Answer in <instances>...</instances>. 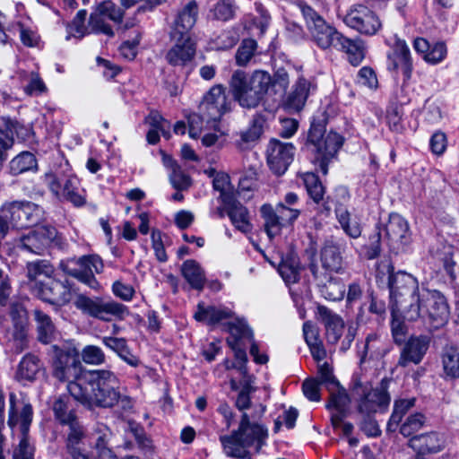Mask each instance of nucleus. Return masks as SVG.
Instances as JSON below:
<instances>
[{
    "mask_svg": "<svg viewBox=\"0 0 459 459\" xmlns=\"http://www.w3.org/2000/svg\"><path fill=\"white\" fill-rule=\"evenodd\" d=\"M72 385L74 398L87 408L115 406L119 397V379L117 375L106 369L91 370Z\"/></svg>",
    "mask_w": 459,
    "mask_h": 459,
    "instance_id": "f257e3e1",
    "label": "nucleus"
},
{
    "mask_svg": "<svg viewBox=\"0 0 459 459\" xmlns=\"http://www.w3.org/2000/svg\"><path fill=\"white\" fill-rule=\"evenodd\" d=\"M273 83L268 72L255 70L247 74L236 70L230 80V89L233 98L245 108H255L264 99Z\"/></svg>",
    "mask_w": 459,
    "mask_h": 459,
    "instance_id": "f03ea898",
    "label": "nucleus"
},
{
    "mask_svg": "<svg viewBox=\"0 0 459 459\" xmlns=\"http://www.w3.org/2000/svg\"><path fill=\"white\" fill-rule=\"evenodd\" d=\"M267 436V429L263 425L251 423L249 416L244 412L238 429L233 431L230 436L221 437L220 440L224 453L228 456L250 459V455L247 448L254 446L255 452L258 453L265 444Z\"/></svg>",
    "mask_w": 459,
    "mask_h": 459,
    "instance_id": "7ed1b4c3",
    "label": "nucleus"
},
{
    "mask_svg": "<svg viewBox=\"0 0 459 459\" xmlns=\"http://www.w3.org/2000/svg\"><path fill=\"white\" fill-rule=\"evenodd\" d=\"M389 291L392 308L401 311L409 321L418 320L419 302L422 294L418 280L410 273L399 271L390 279Z\"/></svg>",
    "mask_w": 459,
    "mask_h": 459,
    "instance_id": "20e7f679",
    "label": "nucleus"
},
{
    "mask_svg": "<svg viewBox=\"0 0 459 459\" xmlns=\"http://www.w3.org/2000/svg\"><path fill=\"white\" fill-rule=\"evenodd\" d=\"M390 382L389 378L385 377L379 386L373 388L369 382H363L360 377H354L351 393L359 412L368 416L378 410L385 409L391 400L387 392Z\"/></svg>",
    "mask_w": 459,
    "mask_h": 459,
    "instance_id": "39448f33",
    "label": "nucleus"
},
{
    "mask_svg": "<svg viewBox=\"0 0 459 459\" xmlns=\"http://www.w3.org/2000/svg\"><path fill=\"white\" fill-rule=\"evenodd\" d=\"M33 411L30 403L16 404L15 396L10 395L8 426L13 430L19 426L21 439L14 449L13 459H34L35 446L30 442L29 429L32 421Z\"/></svg>",
    "mask_w": 459,
    "mask_h": 459,
    "instance_id": "423d86ee",
    "label": "nucleus"
},
{
    "mask_svg": "<svg viewBox=\"0 0 459 459\" xmlns=\"http://www.w3.org/2000/svg\"><path fill=\"white\" fill-rule=\"evenodd\" d=\"M51 351L53 377L60 382H67V390L74 397L72 385H77L80 383L79 380L86 373H91V370L83 369L76 355L69 350H63L54 345L51 347Z\"/></svg>",
    "mask_w": 459,
    "mask_h": 459,
    "instance_id": "0eeeda50",
    "label": "nucleus"
},
{
    "mask_svg": "<svg viewBox=\"0 0 459 459\" xmlns=\"http://www.w3.org/2000/svg\"><path fill=\"white\" fill-rule=\"evenodd\" d=\"M312 41L321 49L331 48L337 50L343 35L328 24L322 16L307 4H299Z\"/></svg>",
    "mask_w": 459,
    "mask_h": 459,
    "instance_id": "6e6552de",
    "label": "nucleus"
},
{
    "mask_svg": "<svg viewBox=\"0 0 459 459\" xmlns=\"http://www.w3.org/2000/svg\"><path fill=\"white\" fill-rule=\"evenodd\" d=\"M419 307L418 319H422L431 328L438 329L444 326L449 319V305L444 294L439 290L422 288Z\"/></svg>",
    "mask_w": 459,
    "mask_h": 459,
    "instance_id": "1a4fd4ad",
    "label": "nucleus"
},
{
    "mask_svg": "<svg viewBox=\"0 0 459 459\" xmlns=\"http://www.w3.org/2000/svg\"><path fill=\"white\" fill-rule=\"evenodd\" d=\"M74 306L83 314L106 322L112 319L123 320L129 315L126 306L121 303L114 300L106 301L97 297L90 298L82 294L76 297Z\"/></svg>",
    "mask_w": 459,
    "mask_h": 459,
    "instance_id": "9d476101",
    "label": "nucleus"
},
{
    "mask_svg": "<svg viewBox=\"0 0 459 459\" xmlns=\"http://www.w3.org/2000/svg\"><path fill=\"white\" fill-rule=\"evenodd\" d=\"M59 268L65 273L77 279L90 288L96 290L100 287V284L94 274L100 273L104 269V264L99 255H88L79 258H70L61 261Z\"/></svg>",
    "mask_w": 459,
    "mask_h": 459,
    "instance_id": "9b49d317",
    "label": "nucleus"
},
{
    "mask_svg": "<svg viewBox=\"0 0 459 459\" xmlns=\"http://www.w3.org/2000/svg\"><path fill=\"white\" fill-rule=\"evenodd\" d=\"M1 212L9 219L11 226L17 230L37 225L44 216L39 205L26 200L6 202L2 205Z\"/></svg>",
    "mask_w": 459,
    "mask_h": 459,
    "instance_id": "f8f14e48",
    "label": "nucleus"
},
{
    "mask_svg": "<svg viewBox=\"0 0 459 459\" xmlns=\"http://www.w3.org/2000/svg\"><path fill=\"white\" fill-rule=\"evenodd\" d=\"M343 22L365 36H374L382 29V22L378 15L364 4L352 5L347 11Z\"/></svg>",
    "mask_w": 459,
    "mask_h": 459,
    "instance_id": "ddd939ff",
    "label": "nucleus"
},
{
    "mask_svg": "<svg viewBox=\"0 0 459 459\" xmlns=\"http://www.w3.org/2000/svg\"><path fill=\"white\" fill-rule=\"evenodd\" d=\"M233 101L229 99L226 88L221 84L212 86L204 96L198 109L204 117L219 120L231 110Z\"/></svg>",
    "mask_w": 459,
    "mask_h": 459,
    "instance_id": "4468645a",
    "label": "nucleus"
},
{
    "mask_svg": "<svg viewBox=\"0 0 459 459\" xmlns=\"http://www.w3.org/2000/svg\"><path fill=\"white\" fill-rule=\"evenodd\" d=\"M57 231L55 227L42 225L22 236L17 240V247L35 255H43L56 239Z\"/></svg>",
    "mask_w": 459,
    "mask_h": 459,
    "instance_id": "2eb2a0df",
    "label": "nucleus"
},
{
    "mask_svg": "<svg viewBox=\"0 0 459 459\" xmlns=\"http://www.w3.org/2000/svg\"><path fill=\"white\" fill-rule=\"evenodd\" d=\"M171 48L165 56L167 62L172 66H185L190 63L195 55V46L190 36L181 32H170Z\"/></svg>",
    "mask_w": 459,
    "mask_h": 459,
    "instance_id": "dca6fc26",
    "label": "nucleus"
},
{
    "mask_svg": "<svg viewBox=\"0 0 459 459\" xmlns=\"http://www.w3.org/2000/svg\"><path fill=\"white\" fill-rule=\"evenodd\" d=\"M387 245L393 252L406 251L411 243V233L407 221L398 213H392L385 226Z\"/></svg>",
    "mask_w": 459,
    "mask_h": 459,
    "instance_id": "f3484780",
    "label": "nucleus"
},
{
    "mask_svg": "<svg viewBox=\"0 0 459 459\" xmlns=\"http://www.w3.org/2000/svg\"><path fill=\"white\" fill-rule=\"evenodd\" d=\"M357 347L361 364L368 361H380L393 349L386 336L378 333H368L363 342L357 344Z\"/></svg>",
    "mask_w": 459,
    "mask_h": 459,
    "instance_id": "a211bd4d",
    "label": "nucleus"
},
{
    "mask_svg": "<svg viewBox=\"0 0 459 459\" xmlns=\"http://www.w3.org/2000/svg\"><path fill=\"white\" fill-rule=\"evenodd\" d=\"M296 148L291 143L272 139L267 147V163L276 175L286 172L293 161Z\"/></svg>",
    "mask_w": 459,
    "mask_h": 459,
    "instance_id": "6ab92c4d",
    "label": "nucleus"
},
{
    "mask_svg": "<svg viewBox=\"0 0 459 459\" xmlns=\"http://www.w3.org/2000/svg\"><path fill=\"white\" fill-rule=\"evenodd\" d=\"M430 344L428 335H413L404 342L401 350L397 366L406 368L411 364H420L426 355Z\"/></svg>",
    "mask_w": 459,
    "mask_h": 459,
    "instance_id": "aec40b11",
    "label": "nucleus"
},
{
    "mask_svg": "<svg viewBox=\"0 0 459 459\" xmlns=\"http://www.w3.org/2000/svg\"><path fill=\"white\" fill-rule=\"evenodd\" d=\"M39 299L49 304L62 307L70 302L72 293L69 286L53 276L34 293Z\"/></svg>",
    "mask_w": 459,
    "mask_h": 459,
    "instance_id": "412c9836",
    "label": "nucleus"
},
{
    "mask_svg": "<svg viewBox=\"0 0 459 459\" xmlns=\"http://www.w3.org/2000/svg\"><path fill=\"white\" fill-rule=\"evenodd\" d=\"M387 68L391 71L401 69L406 80L411 78L412 61L410 48L404 40H395L392 52L387 55Z\"/></svg>",
    "mask_w": 459,
    "mask_h": 459,
    "instance_id": "4be33fe9",
    "label": "nucleus"
},
{
    "mask_svg": "<svg viewBox=\"0 0 459 459\" xmlns=\"http://www.w3.org/2000/svg\"><path fill=\"white\" fill-rule=\"evenodd\" d=\"M55 267L48 260L39 259L27 263L26 276L32 293L55 276Z\"/></svg>",
    "mask_w": 459,
    "mask_h": 459,
    "instance_id": "5701e85b",
    "label": "nucleus"
},
{
    "mask_svg": "<svg viewBox=\"0 0 459 459\" xmlns=\"http://www.w3.org/2000/svg\"><path fill=\"white\" fill-rule=\"evenodd\" d=\"M318 320L325 325L328 343L336 344L344 332L342 318L325 306L317 307Z\"/></svg>",
    "mask_w": 459,
    "mask_h": 459,
    "instance_id": "b1692460",
    "label": "nucleus"
},
{
    "mask_svg": "<svg viewBox=\"0 0 459 459\" xmlns=\"http://www.w3.org/2000/svg\"><path fill=\"white\" fill-rule=\"evenodd\" d=\"M446 444L445 436L437 432L417 435L409 440V446L420 455L438 453L445 448Z\"/></svg>",
    "mask_w": 459,
    "mask_h": 459,
    "instance_id": "393cba45",
    "label": "nucleus"
},
{
    "mask_svg": "<svg viewBox=\"0 0 459 459\" xmlns=\"http://www.w3.org/2000/svg\"><path fill=\"white\" fill-rule=\"evenodd\" d=\"M413 48L427 63L431 65L442 62L447 54L446 45L443 41L430 44L423 38H417L413 41Z\"/></svg>",
    "mask_w": 459,
    "mask_h": 459,
    "instance_id": "a878e982",
    "label": "nucleus"
},
{
    "mask_svg": "<svg viewBox=\"0 0 459 459\" xmlns=\"http://www.w3.org/2000/svg\"><path fill=\"white\" fill-rule=\"evenodd\" d=\"M198 15V4L195 1L188 2L178 13L170 32H181L190 36V30L195 24Z\"/></svg>",
    "mask_w": 459,
    "mask_h": 459,
    "instance_id": "bb28decb",
    "label": "nucleus"
},
{
    "mask_svg": "<svg viewBox=\"0 0 459 459\" xmlns=\"http://www.w3.org/2000/svg\"><path fill=\"white\" fill-rule=\"evenodd\" d=\"M225 210L232 224L237 230L243 233L251 230L248 212L237 199L236 196L230 199V202H223Z\"/></svg>",
    "mask_w": 459,
    "mask_h": 459,
    "instance_id": "cd10ccee",
    "label": "nucleus"
},
{
    "mask_svg": "<svg viewBox=\"0 0 459 459\" xmlns=\"http://www.w3.org/2000/svg\"><path fill=\"white\" fill-rule=\"evenodd\" d=\"M325 149L321 152H316L317 154L316 160L319 163L320 170L324 174L328 172V162L332 158L335 156L339 149L343 143V138L335 132H330L325 140Z\"/></svg>",
    "mask_w": 459,
    "mask_h": 459,
    "instance_id": "c85d7f7f",
    "label": "nucleus"
},
{
    "mask_svg": "<svg viewBox=\"0 0 459 459\" xmlns=\"http://www.w3.org/2000/svg\"><path fill=\"white\" fill-rule=\"evenodd\" d=\"M322 267L325 271L340 273L342 272V256L340 248L332 241H326L320 252Z\"/></svg>",
    "mask_w": 459,
    "mask_h": 459,
    "instance_id": "c756f323",
    "label": "nucleus"
},
{
    "mask_svg": "<svg viewBox=\"0 0 459 459\" xmlns=\"http://www.w3.org/2000/svg\"><path fill=\"white\" fill-rule=\"evenodd\" d=\"M233 315L234 313L225 307H204L203 304H198L195 318L208 325H215L224 319L233 317Z\"/></svg>",
    "mask_w": 459,
    "mask_h": 459,
    "instance_id": "7c9ffc66",
    "label": "nucleus"
},
{
    "mask_svg": "<svg viewBox=\"0 0 459 459\" xmlns=\"http://www.w3.org/2000/svg\"><path fill=\"white\" fill-rule=\"evenodd\" d=\"M278 272L286 283H294L299 278V260L294 253H289L281 257Z\"/></svg>",
    "mask_w": 459,
    "mask_h": 459,
    "instance_id": "2f4dec72",
    "label": "nucleus"
},
{
    "mask_svg": "<svg viewBox=\"0 0 459 459\" xmlns=\"http://www.w3.org/2000/svg\"><path fill=\"white\" fill-rule=\"evenodd\" d=\"M181 273L186 281L195 290H202L205 281L204 271L200 264L193 259L185 261L181 266Z\"/></svg>",
    "mask_w": 459,
    "mask_h": 459,
    "instance_id": "473e14b6",
    "label": "nucleus"
},
{
    "mask_svg": "<svg viewBox=\"0 0 459 459\" xmlns=\"http://www.w3.org/2000/svg\"><path fill=\"white\" fill-rule=\"evenodd\" d=\"M40 367L39 359L31 353H28L20 361L15 377L18 381H33Z\"/></svg>",
    "mask_w": 459,
    "mask_h": 459,
    "instance_id": "72a5a7b5",
    "label": "nucleus"
},
{
    "mask_svg": "<svg viewBox=\"0 0 459 459\" xmlns=\"http://www.w3.org/2000/svg\"><path fill=\"white\" fill-rule=\"evenodd\" d=\"M330 392V400L326 407L332 411V414H345L348 411L351 398L343 387L339 385L328 389Z\"/></svg>",
    "mask_w": 459,
    "mask_h": 459,
    "instance_id": "f704fd0d",
    "label": "nucleus"
},
{
    "mask_svg": "<svg viewBox=\"0 0 459 459\" xmlns=\"http://www.w3.org/2000/svg\"><path fill=\"white\" fill-rule=\"evenodd\" d=\"M260 212L264 219V227L267 236L273 238L279 235L284 224L273 207L265 204L262 205Z\"/></svg>",
    "mask_w": 459,
    "mask_h": 459,
    "instance_id": "c9c22d12",
    "label": "nucleus"
},
{
    "mask_svg": "<svg viewBox=\"0 0 459 459\" xmlns=\"http://www.w3.org/2000/svg\"><path fill=\"white\" fill-rule=\"evenodd\" d=\"M38 339L42 343H49L56 333V327L50 316L40 310L34 311Z\"/></svg>",
    "mask_w": 459,
    "mask_h": 459,
    "instance_id": "e433bc0d",
    "label": "nucleus"
},
{
    "mask_svg": "<svg viewBox=\"0 0 459 459\" xmlns=\"http://www.w3.org/2000/svg\"><path fill=\"white\" fill-rule=\"evenodd\" d=\"M342 44L337 50L344 51L348 55L349 62L354 65H359L365 57V48L361 40H352L343 36Z\"/></svg>",
    "mask_w": 459,
    "mask_h": 459,
    "instance_id": "4c0bfd02",
    "label": "nucleus"
},
{
    "mask_svg": "<svg viewBox=\"0 0 459 459\" xmlns=\"http://www.w3.org/2000/svg\"><path fill=\"white\" fill-rule=\"evenodd\" d=\"M335 214L341 228L346 235L352 238H358L361 235V226L359 222L351 218V213L344 207L335 209Z\"/></svg>",
    "mask_w": 459,
    "mask_h": 459,
    "instance_id": "58836bf2",
    "label": "nucleus"
},
{
    "mask_svg": "<svg viewBox=\"0 0 459 459\" xmlns=\"http://www.w3.org/2000/svg\"><path fill=\"white\" fill-rule=\"evenodd\" d=\"M37 168L35 156L29 152H22L9 162L10 173L17 176Z\"/></svg>",
    "mask_w": 459,
    "mask_h": 459,
    "instance_id": "ea45409f",
    "label": "nucleus"
},
{
    "mask_svg": "<svg viewBox=\"0 0 459 459\" xmlns=\"http://www.w3.org/2000/svg\"><path fill=\"white\" fill-rule=\"evenodd\" d=\"M64 196L75 206H82L85 197L80 190V181L73 175H67L63 187Z\"/></svg>",
    "mask_w": 459,
    "mask_h": 459,
    "instance_id": "a19ab883",
    "label": "nucleus"
},
{
    "mask_svg": "<svg viewBox=\"0 0 459 459\" xmlns=\"http://www.w3.org/2000/svg\"><path fill=\"white\" fill-rule=\"evenodd\" d=\"M442 363L447 377L459 378V349L446 348L442 355Z\"/></svg>",
    "mask_w": 459,
    "mask_h": 459,
    "instance_id": "79ce46f5",
    "label": "nucleus"
},
{
    "mask_svg": "<svg viewBox=\"0 0 459 459\" xmlns=\"http://www.w3.org/2000/svg\"><path fill=\"white\" fill-rule=\"evenodd\" d=\"M56 419L61 423L72 422L76 419L70 399L66 396L58 397L53 404Z\"/></svg>",
    "mask_w": 459,
    "mask_h": 459,
    "instance_id": "37998d69",
    "label": "nucleus"
},
{
    "mask_svg": "<svg viewBox=\"0 0 459 459\" xmlns=\"http://www.w3.org/2000/svg\"><path fill=\"white\" fill-rule=\"evenodd\" d=\"M310 89V82L303 77H299L295 84L294 91L289 97L290 104L296 109L301 108L309 95Z\"/></svg>",
    "mask_w": 459,
    "mask_h": 459,
    "instance_id": "c03bdc74",
    "label": "nucleus"
},
{
    "mask_svg": "<svg viewBox=\"0 0 459 459\" xmlns=\"http://www.w3.org/2000/svg\"><path fill=\"white\" fill-rule=\"evenodd\" d=\"M237 9L234 0H219L210 12L214 19L228 22L235 18Z\"/></svg>",
    "mask_w": 459,
    "mask_h": 459,
    "instance_id": "a18cd8bd",
    "label": "nucleus"
},
{
    "mask_svg": "<svg viewBox=\"0 0 459 459\" xmlns=\"http://www.w3.org/2000/svg\"><path fill=\"white\" fill-rule=\"evenodd\" d=\"M303 182L308 195L316 204H319L324 200L325 188L316 174L305 173L303 175Z\"/></svg>",
    "mask_w": 459,
    "mask_h": 459,
    "instance_id": "49530a36",
    "label": "nucleus"
},
{
    "mask_svg": "<svg viewBox=\"0 0 459 459\" xmlns=\"http://www.w3.org/2000/svg\"><path fill=\"white\" fill-rule=\"evenodd\" d=\"M257 42L253 39L242 40L236 53V62L240 66H246L257 53Z\"/></svg>",
    "mask_w": 459,
    "mask_h": 459,
    "instance_id": "de8ad7c7",
    "label": "nucleus"
},
{
    "mask_svg": "<svg viewBox=\"0 0 459 459\" xmlns=\"http://www.w3.org/2000/svg\"><path fill=\"white\" fill-rule=\"evenodd\" d=\"M325 129L322 124L313 123L307 135V145L314 152H321L325 149Z\"/></svg>",
    "mask_w": 459,
    "mask_h": 459,
    "instance_id": "09e8293b",
    "label": "nucleus"
},
{
    "mask_svg": "<svg viewBox=\"0 0 459 459\" xmlns=\"http://www.w3.org/2000/svg\"><path fill=\"white\" fill-rule=\"evenodd\" d=\"M239 369L244 375L245 379L242 383V388L237 397L235 404L239 411H244L250 407L251 400L249 394L254 391V388L251 385L252 377L247 375V368L245 367H240Z\"/></svg>",
    "mask_w": 459,
    "mask_h": 459,
    "instance_id": "8fccbe9b",
    "label": "nucleus"
},
{
    "mask_svg": "<svg viewBox=\"0 0 459 459\" xmlns=\"http://www.w3.org/2000/svg\"><path fill=\"white\" fill-rule=\"evenodd\" d=\"M265 120L262 116H255L249 127L240 134L243 143H252L256 142L264 132Z\"/></svg>",
    "mask_w": 459,
    "mask_h": 459,
    "instance_id": "3c124183",
    "label": "nucleus"
},
{
    "mask_svg": "<svg viewBox=\"0 0 459 459\" xmlns=\"http://www.w3.org/2000/svg\"><path fill=\"white\" fill-rule=\"evenodd\" d=\"M228 330L231 335L230 340H236L238 342L241 339L253 340V331L244 318H236L229 323Z\"/></svg>",
    "mask_w": 459,
    "mask_h": 459,
    "instance_id": "603ef678",
    "label": "nucleus"
},
{
    "mask_svg": "<svg viewBox=\"0 0 459 459\" xmlns=\"http://www.w3.org/2000/svg\"><path fill=\"white\" fill-rule=\"evenodd\" d=\"M169 182L177 191H185L188 189L192 184L191 178L175 162L171 165Z\"/></svg>",
    "mask_w": 459,
    "mask_h": 459,
    "instance_id": "864d4df0",
    "label": "nucleus"
},
{
    "mask_svg": "<svg viewBox=\"0 0 459 459\" xmlns=\"http://www.w3.org/2000/svg\"><path fill=\"white\" fill-rule=\"evenodd\" d=\"M94 10L116 23H120L124 17V11L111 0L100 2Z\"/></svg>",
    "mask_w": 459,
    "mask_h": 459,
    "instance_id": "5fc2aeb1",
    "label": "nucleus"
},
{
    "mask_svg": "<svg viewBox=\"0 0 459 459\" xmlns=\"http://www.w3.org/2000/svg\"><path fill=\"white\" fill-rule=\"evenodd\" d=\"M104 17L103 14L98 13L96 10L91 13L89 19L90 32L113 37L114 31L110 25L105 22Z\"/></svg>",
    "mask_w": 459,
    "mask_h": 459,
    "instance_id": "6e6d98bb",
    "label": "nucleus"
},
{
    "mask_svg": "<svg viewBox=\"0 0 459 459\" xmlns=\"http://www.w3.org/2000/svg\"><path fill=\"white\" fill-rule=\"evenodd\" d=\"M321 293L328 300H341L344 297L345 287L337 280L330 278L328 281L321 287Z\"/></svg>",
    "mask_w": 459,
    "mask_h": 459,
    "instance_id": "4d7b16f0",
    "label": "nucleus"
},
{
    "mask_svg": "<svg viewBox=\"0 0 459 459\" xmlns=\"http://www.w3.org/2000/svg\"><path fill=\"white\" fill-rule=\"evenodd\" d=\"M212 186L216 191L220 192L222 203L230 202V198L236 196L230 186V178L227 174H216L212 180Z\"/></svg>",
    "mask_w": 459,
    "mask_h": 459,
    "instance_id": "13d9d810",
    "label": "nucleus"
},
{
    "mask_svg": "<svg viewBox=\"0 0 459 459\" xmlns=\"http://www.w3.org/2000/svg\"><path fill=\"white\" fill-rule=\"evenodd\" d=\"M415 404V399H400L394 402V411L389 420V427L392 425L397 426L403 417L407 413V411L411 409Z\"/></svg>",
    "mask_w": 459,
    "mask_h": 459,
    "instance_id": "bf43d9fd",
    "label": "nucleus"
},
{
    "mask_svg": "<svg viewBox=\"0 0 459 459\" xmlns=\"http://www.w3.org/2000/svg\"><path fill=\"white\" fill-rule=\"evenodd\" d=\"M2 122L4 125V129L0 128V132L6 135V140L0 139V164H3L6 159V151L13 146V141L12 139L16 124L10 119L3 118Z\"/></svg>",
    "mask_w": 459,
    "mask_h": 459,
    "instance_id": "052dcab7",
    "label": "nucleus"
},
{
    "mask_svg": "<svg viewBox=\"0 0 459 459\" xmlns=\"http://www.w3.org/2000/svg\"><path fill=\"white\" fill-rule=\"evenodd\" d=\"M425 421L426 417L422 413L417 412L411 414L402 424L400 432L404 437H410L413 433L420 430L424 426Z\"/></svg>",
    "mask_w": 459,
    "mask_h": 459,
    "instance_id": "680f3d73",
    "label": "nucleus"
},
{
    "mask_svg": "<svg viewBox=\"0 0 459 459\" xmlns=\"http://www.w3.org/2000/svg\"><path fill=\"white\" fill-rule=\"evenodd\" d=\"M65 170L49 171L43 176L44 183L48 186L49 190L56 195L59 196L62 189V185L65 183L67 175H65Z\"/></svg>",
    "mask_w": 459,
    "mask_h": 459,
    "instance_id": "e2e57ef3",
    "label": "nucleus"
},
{
    "mask_svg": "<svg viewBox=\"0 0 459 459\" xmlns=\"http://www.w3.org/2000/svg\"><path fill=\"white\" fill-rule=\"evenodd\" d=\"M27 325H15L12 333V338L9 340L12 342V347L16 353L24 351L28 346Z\"/></svg>",
    "mask_w": 459,
    "mask_h": 459,
    "instance_id": "0e129e2a",
    "label": "nucleus"
},
{
    "mask_svg": "<svg viewBox=\"0 0 459 459\" xmlns=\"http://www.w3.org/2000/svg\"><path fill=\"white\" fill-rule=\"evenodd\" d=\"M65 425H68L70 432L67 435L66 449H73L79 447L78 445L84 437V431L82 426L78 422L77 419L67 422Z\"/></svg>",
    "mask_w": 459,
    "mask_h": 459,
    "instance_id": "69168bd1",
    "label": "nucleus"
},
{
    "mask_svg": "<svg viewBox=\"0 0 459 459\" xmlns=\"http://www.w3.org/2000/svg\"><path fill=\"white\" fill-rule=\"evenodd\" d=\"M214 122L212 118L204 117L199 110L198 113H193L188 117V134L191 138H197L201 134L204 123Z\"/></svg>",
    "mask_w": 459,
    "mask_h": 459,
    "instance_id": "338daca9",
    "label": "nucleus"
},
{
    "mask_svg": "<svg viewBox=\"0 0 459 459\" xmlns=\"http://www.w3.org/2000/svg\"><path fill=\"white\" fill-rule=\"evenodd\" d=\"M82 357L87 364L99 365L105 362L104 352L95 345L85 346L82 351Z\"/></svg>",
    "mask_w": 459,
    "mask_h": 459,
    "instance_id": "774afa93",
    "label": "nucleus"
}]
</instances>
